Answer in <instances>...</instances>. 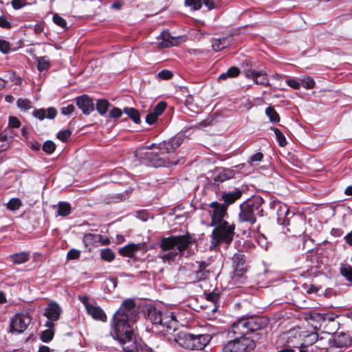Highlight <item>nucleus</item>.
Segmentation results:
<instances>
[{
	"label": "nucleus",
	"mask_w": 352,
	"mask_h": 352,
	"mask_svg": "<svg viewBox=\"0 0 352 352\" xmlns=\"http://www.w3.org/2000/svg\"><path fill=\"white\" fill-rule=\"evenodd\" d=\"M208 267V264L204 261L199 263L198 269L195 271V278L197 281L204 280L209 278L210 271Z\"/></svg>",
	"instance_id": "obj_24"
},
{
	"label": "nucleus",
	"mask_w": 352,
	"mask_h": 352,
	"mask_svg": "<svg viewBox=\"0 0 352 352\" xmlns=\"http://www.w3.org/2000/svg\"><path fill=\"white\" fill-rule=\"evenodd\" d=\"M138 311L132 298L124 300L111 320V334L122 346L124 352H140L141 345L135 341L134 325Z\"/></svg>",
	"instance_id": "obj_1"
},
{
	"label": "nucleus",
	"mask_w": 352,
	"mask_h": 352,
	"mask_svg": "<svg viewBox=\"0 0 352 352\" xmlns=\"http://www.w3.org/2000/svg\"><path fill=\"white\" fill-rule=\"evenodd\" d=\"M57 216L67 217L71 213V204L66 201H59L57 204Z\"/></svg>",
	"instance_id": "obj_29"
},
{
	"label": "nucleus",
	"mask_w": 352,
	"mask_h": 352,
	"mask_svg": "<svg viewBox=\"0 0 352 352\" xmlns=\"http://www.w3.org/2000/svg\"><path fill=\"white\" fill-rule=\"evenodd\" d=\"M211 340L209 334H192L191 350H202Z\"/></svg>",
	"instance_id": "obj_17"
},
{
	"label": "nucleus",
	"mask_w": 352,
	"mask_h": 352,
	"mask_svg": "<svg viewBox=\"0 0 352 352\" xmlns=\"http://www.w3.org/2000/svg\"><path fill=\"white\" fill-rule=\"evenodd\" d=\"M28 4V3H26L25 0H12V6L14 10H19V9L25 6Z\"/></svg>",
	"instance_id": "obj_58"
},
{
	"label": "nucleus",
	"mask_w": 352,
	"mask_h": 352,
	"mask_svg": "<svg viewBox=\"0 0 352 352\" xmlns=\"http://www.w3.org/2000/svg\"><path fill=\"white\" fill-rule=\"evenodd\" d=\"M124 112L135 123L140 122V113L138 110L131 107H125Z\"/></svg>",
	"instance_id": "obj_32"
},
{
	"label": "nucleus",
	"mask_w": 352,
	"mask_h": 352,
	"mask_svg": "<svg viewBox=\"0 0 352 352\" xmlns=\"http://www.w3.org/2000/svg\"><path fill=\"white\" fill-rule=\"evenodd\" d=\"M8 125L12 128H19L21 126V122L16 117L10 116Z\"/></svg>",
	"instance_id": "obj_60"
},
{
	"label": "nucleus",
	"mask_w": 352,
	"mask_h": 352,
	"mask_svg": "<svg viewBox=\"0 0 352 352\" xmlns=\"http://www.w3.org/2000/svg\"><path fill=\"white\" fill-rule=\"evenodd\" d=\"M245 76L252 79L257 85H268V79L266 74L262 71L257 72L255 70H250L246 72Z\"/></svg>",
	"instance_id": "obj_22"
},
{
	"label": "nucleus",
	"mask_w": 352,
	"mask_h": 352,
	"mask_svg": "<svg viewBox=\"0 0 352 352\" xmlns=\"http://www.w3.org/2000/svg\"><path fill=\"white\" fill-rule=\"evenodd\" d=\"M80 252L76 249H72L67 252V258L70 260L78 259L80 257Z\"/></svg>",
	"instance_id": "obj_59"
},
{
	"label": "nucleus",
	"mask_w": 352,
	"mask_h": 352,
	"mask_svg": "<svg viewBox=\"0 0 352 352\" xmlns=\"http://www.w3.org/2000/svg\"><path fill=\"white\" fill-rule=\"evenodd\" d=\"M242 195V190L239 188H235L234 190L228 192H223L221 195V199L224 201L223 204H226V207L230 204H234Z\"/></svg>",
	"instance_id": "obj_20"
},
{
	"label": "nucleus",
	"mask_w": 352,
	"mask_h": 352,
	"mask_svg": "<svg viewBox=\"0 0 352 352\" xmlns=\"http://www.w3.org/2000/svg\"><path fill=\"white\" fill-rule=\"evenodd\" d=\"M54 337V331L52 329H46L41 332V339L44 342H49Z\"/></svg>",
	"instance_id": "obj_46"
},
{
	"label": "nucleus",
	"mask_w": 352,
	"mask_h": 352,
	"mask_svg": "<svg viewBox=\"0 0 352 352\" xmlns=\"http://www.w3.org/2000/svg\"><path fill=\"white\" fill-rule=\"evenodd\" d=\"M30 255L28 252H21L14 253L10 255V259L12 263L16 265H21L28 262L30 259Z\"/></svg>",
	"instance_id": "obj_27"
},
{
	"label": "nucleus",
	"mask_w": 352,
	"mask_h": 352,
	"mask_svg": "<svg viewBox=\"0 0 352 352\" xmlns=\"http://www.w3.org/2000/svg\"><path fill=\"white\" fill-rule=\"evenodd\" d=\"M287 85L295 90H298L301 83L294 78H289L286 80Z\"/></svg>",
	"instance_id": "obj_56"
},
{
	"label": "nucleus",
	"mask_w": 352,
	"mask_h": 352,
	"mask_svg": "<svg viewBox=\"0 0 352 352\" xmlns=\"http://www.w3.org/2000/svg\"><path fill=\"white\" fill-rule=\"evenodd\" d=\"M234 173L233 170L228 168H223L219 171L218 175L215 177V182H223L225 180L230 179L234 177Z\"/></svg>",
	"instance_id": "obj_30"
},
{
	"label": "nucleus",
	"mask_w": 352,
	"mask_h": 352,
	"mask_svg": "<svg viewBox=\"0 0 352 352\" xmlns=\"http://www.w3.org/2000/svg\"><path fill=\"white\" fill-rule=\"evenodd\" d=\"M10 80L16 85H21L22 81L21 77L16 76L14 72L10 73Z\"/></svg>",
	"instance_id": "obj_63"
},
{
	"label": "nucleus",
	"mask_w": 352,
	"mask_h": 352,
	"mask_svg": "<svg viewBox=\"0 0 352 352\" xmlns=\"http://www.w3.org/2000/svg\"><path fill=\"white\" fill-rule=\"evenodd\" d=\"M230 43V38L227 37L214 39L212 44L213 50L218 52L225 49Z\"/></svg>",
	"instance_id": "obj_28"
},
{
	"label": "nucleus",
	"mask_w": 352,
	"mask_h": 352,
	"mask_svg": "<svg viewBox=\"0 0 352 352\" xmlns=\"http://www.w3.org/2000/svg\"><path fill=\"white\" fill-rule=\"evenodd\" d=\"M340 274L346 280L352 283V266L347 263H341L340 267Z\"/></svg>",
	"instance_id": "obj_31"
},
{
	"label": "nucleus",
	"mask_w": 352,
	"mask_h": 352,
	"mask_svg": "<svg viewBox=\"0 0 352 352\" xmlns=\"http://www.w3.org/2000/svg\"><path fill=\"white\" fill-rule=\"evenodd\" d=\"M352 340L346 333H339L329 340V346L324 348L326 352H342L344 349L350 346Z\"/></svg>",
	"instance_id": "obj_9"
},
{
	"label": "nucleus",
	"mask_w": 352,
	"mask_h": 352,
	"mask_svg": "<svg viewBox=\"0 0 352 352\" xmlns=\"http://www.w3.org/2000/svg\"><path fill=\"white\" fill-rule=\"evenodd\" d=\"M75 107L73 104H69L67 107H63L60 109V112L63 115L68 116L74 112Z\"/></svg>",
	"instance_id": "obj_61"
},
{
	"label": "nucleus",
	"mask_w": 352,
	"mask_h": 352,
	"mask_svg": "<svg viewBox=\"0 0 352 352\" xmlns=\"http://www.w3.org/2000/svg\"><path fill=\"white\" fill-rule=\"evenodd\" d=\"M263 199L261 196H254L244 204L240 206L239 219L241 222L252 225L256 221V216H263Z\"/></svg>",
	"instance_id": "obj_6"
},
{
	"label": "nucleus",
	"mask_w": 352,
	"mask_h": 352,
	"mask_svg": "<svg viewBox=\"0 0 352 352\" xmlns=\"http://www.w3.org/2000/svg\"><path fill=\"white\" fill-rule=\"evenodd\" d=\"M300 83H301V85L307 89H313L316 85L314 80L310 76H307V77L303 78L301 80Z\"/></svg>",
	"instance_id": "obj_42"
},
{
	"label": "nucleus",
	"mask_w": 352,
	"mask_h": 352,
	"mask_svg": "<svg viewBox=\"0 0 352 352\" xmlns=\"http://www.w3.org/2000/svg\"><path fill=\"white\" fill-rule=\"evenodd\" d=\"M32 320L28 313L16 314L11 319L10 329L11 332L23 333L26 330Z\"/></svg>",
	"instance_id": "obj_12"
},
{
	"label": "nucleus",
	"mask_w": 352,
	"mask_h": 352,
	"mask_svg": "<svg viewBox=\"0 0 352 352\" xmlns=\"http://www.w3.org/2000/svg\"><path fill=\"white\" fill-rule=\"evenodd\" d=\"M10 146V140L7 135L3 133L0 134V153L7 150Z\"/></svg>",
	"instance_id": "obj_43"
},
{
	"label": "nucleus",
	"mask_w": 352,
	"mask_h": 352,
	"mask_svg": "<svg viewBox=\"0 0 352 352\" xmlns=\"http://www.w3.org/2000/svg\"><path fill=\"white\" fill-rule=\"evenodd\" d=\"M263 154L261 152H257L250 156L247 162L250 166H254L261 162L263 159Z\"/></svg>",
	"instance_id": "obj_37"
},
{
	"label": "nucleus",
	"mask_w": 352,
	"mask_h": 352,
	"mask_svg": "<svg viewBox=\"0 0 352 352\" xmlns=\"http://www.w3.org/2000/svg\"><path fill=\"white\" fill-rule=\"evenodd\" d=\"M232 265L235 273L241 276L245 272V258L241 252L235 253L232 257Z\"/></svg>",
	"instance_id": "obj_18"
},
{
	"label": "nucleus",
	"mask_w": 352,
	"mask_h": 352,
	"mask_svg": "<svg viewBox=\"0 0 352 352\" xmlns=\"http://www.w3.org/2000/svg\"><path fill=\"white\" fill-rule=\"evenodd\" d=\"M157 118L158 117L155 116L152 111H151L146 116V122L148 124L151 125L157 121Z\"/></svg>",
	"instance_id": "obj_62"
},
{
	"label": "nucleus",
	"mask_w": 352,
	"mask_h": 352,
	"mask_svg": "<svg viewBox=\"0 0 352 352\" xmlns=\"http://www.w3.org/2000/svg\"><path fill=\"white\" fill-rule=\"evenodd\" d=\"M101 239L102 236L100 234L88 233L84 235L82 241L85 246L91 249L96 246Z\"/></svg>",
	"instance_id": "obj_26"
},
{
	"label": "nucleus",
	"mask_w": 352,
	"mask_h": 352,
	"mask_svg": "<svg viewBox=\"0 0 352 352\" xmlns=\"http://www.w3.org/2000/svg\"><path fill=\"white\" fill-rule=\"evenodd\" d=\"M7 208L11 211H15L22 206V202L19 198H12L7 203Z\"/></svg>",
	"instance_id": "obj_40"
},
{
	"label": "nucleus",
	"mask_w": 352,
	"mask_h": 352,
	"mask_svg": "<svg viewBox=\"0 0 352 352\" xmlns=\"http://www.w3.org/2000/svg\"><path fill=\"white\" fill-rule=\"evenodd\" d=\"M10 49V43L4 39L0 38V51L3 54H8Z\"/></svg>",
	"instance_id": "obj_52"
},
{
	"label": "nucleus",
	"mask_w": 352,
	"mask_h": 352,
	"mask_svg": "<svg viewBox=\"0 0 352 352\" xmlns=\"http://www.w3.org/2000/svg\"><path fill=\"white\" fill-rule=\"evenodd\" d=\"M0 27L8 30L11 29L12 27L11 22H10L3 14L0 16Z\"/></svg>",
	"instance_id": "obj_54"
},
{
	"label": "nucleus",
	"mask_w": 352,
	"mask_h": 352,
	"mask_svg": "<svg viewBox=\"0 0 352 352\" xmlns=\"http://www.w3.org/2000/svg\"><path fill=\"white\" fill-rule=\"evenodd\" d=\"M146 316L153 326L157 329L175 331L179 324L176 314L168 310L162 311L153 306L146 309Z\"/></svg>",
	"instance_id": "obj_4"
},
{
	"label": "nucleus",
	"mask_w": 352,
	"mask_h": 352,
	"mask_svg": "<svg viewBox=\"0 0 352 352\" xmlns=\"http://www.w3.org/2000/svg\"><path fill=\"white\" fill-rule=\"evenodd\" d=\"M72 131L69 129L60 131L57 133V138L63 142H66L70 138Z\"/></svg>",
	"instance_id": "obj_49"
},
{
	"label": "nucleus",
	"mask_w": 352,
	"mask_h": 352,
	"mask_svg": "<svg viewBox=\"0 0 352 352\" xmlns=\"http://www.w3.org/2000/svg\"><path fill=\"white\" fill-rule=\"evenodd\" d=\"M192 334L186 331H180L175 338V341L182 347L191 350Z\"/></svg>",
	"instance_id": "obj_19"
},
{
	"label": "nucleus",
	"mask_w": 352,
	"mask_h": 352,
	"mask_svg": "<svg viewBox=\"0 0 352 352\" xmlns=\"http://www.w3.org/2000/svg\"><path fill=\"white\" fill-rule=\"evenodd\" d=\"M192 242V237L189 234L162 237L159 242V246L162 251L167 252L159 254V258L163 263L171 264L184 255L185 250Z\"/></svg>",
	"instance_id": "obj_2"
},
{
	"label": "nucleus",
	"mask_w": 352,
	"mask_h": 352,
	"mask_svg": "<svg viewBox=\"0 0 352 352\" xmlns=\"http://www.w3.org/2000/svg\"><path fill=\"white\" fill-rule=\"evenodd\" d=\"M159 38L161 39V41L157 44L158 49L168 48L173 45H177L179 40L182 39L181 36H172L169 32L166 31H163L160 34Z\"/></svg>",
	"instance_id": "obj_14"
},
{
	"label": "nucleus",
	"mask_w": 352,
	"mask_h": 352,
	"mask_svg": "<svg viewBox=\"0 0 352 352\" xmlns=\"http://www.w3.org/2000/svg\"><path fill=\"white\" fill-rule=\"evenodd\" d=\"M96 105L99 114L103 116L107 113L110 103L105 99H101L97 100Z\"/></svg>",
	"instance_id": "obj_33"
},
{
	"label": "nucleus",
	"mask_w": 352,
	"mask_h": 352,
	"mask_svg": "<svg viewBox=\"0 0 352 352\" xmlns=\"http://www.w3.org/2000/svg\"><path fill=\"white\" fill-rule=\"evenodd\" d=\"M218 0H203V3L208 10H212L216 8V1Z\"/></svg>",
	"instance_id": "obj_64"
},
{
	"label": "nucleus",
	"mask_w": 352,
	"mask_h": 352,
	"mask_svg": "<svg viewBox=\"0 0 352 352\" xmlns=\"http://www.w3.org/2000/svg\"><path fill=\"white\" fill-rule=\"evenodd\" d=\"M143 247L142 243H130L120 248L119 253L124 256L132 258Z\"/></svg>",
	"instance_id": "obj_23"
},
{
	"label": "nucleus",
	"mask_w": 352,
	"mask_h": 352,
	"mask_svg": "<svg viewBox=\"0 0 352 352\" xmlns=\"http://www.w3.org/2000/svg\"><path fill=\"white\" fill-rule=\"evenodd\" d=\"M53 21L55 24L60 26L62 28H65L67 27L66 21L60 16L58 14H54L53 15Z\"/></svg>",
	"instance_id": "obj_50"
},
{
	"label": "nucleus",
	"mask_w": 352,
	"mask_h": 352,
	"mask_svg": "<svg viewBox=\"0 0 352 352\" xmlns=\"http://www.w3.org/2000/svg\"><path fill=\"white\" fill-rule=\"evenodd\" d=\"M184 4L194 10H199L202 6L201 0H185Z\"/></svg>",
	"instance_id": "obj_45"
},
{
	"label": "nucleus",
	"mask_w": 352,
	"mask_h": 352,
	"mask_svg": "<svg viewBox=\"0 0 352 352\" xmlns=\"http://www.w3.org/2000/svg\"><path fill=\"white\" fill-rule=\"evenodd\" d=\"M173 76V73L167 69L162 70L157 74V77L163 80H169Z\"/></svg>",
	"instance_id": "obj_55"
},
{
	"label": "nucleus",
	"mask_w": 352,
	"mask_h": 352,
	"mask_svg": "<svg viewBox=\"0 0 352 352\" xmlns=\"http://www.w3.org/2000/svg\"><path fill=\"white\" fill-rule=\"evenodd\" d=\"M265 113L271 122L276 123L280 121L278 113L272 107H268L265 109Z\"/></svg>",
	"instance_id": "obj_35"
},
{
	"label": "nucleus",
	"mask_w": 352,
	"mask_h": 352,
	"mask_svg": "<svg viewBox=\"0 0 352 352\" xmlns=\"http://www.w3.org/2000/svg\"><path fill=\"white\" fill-rule=\"evenodd\" d=\"M270 208L276 211L278 224L284 226L289 225L290 218L293 217L294 213L289 211L287 205L278 200H274L270 202Z\"/></svg>",
	"instance_id": "obj_11"
},
{
	"label": "nucleus",
	"mask_w": 352,
	"mask_h": 352,
	"mask_svg": "<svg viewBox=\"0 0 352 352\" xmlns=\"http://www.w3.org/2000/svg\"><path fill=\"white\" fill-rule=\"evenodd\" d=\"M62 308L56 302H50L45 309L43 315L50 320H58L62 314Z\"/></svg>",
	"instance_id": "obj_16"
},
{
	"label": "nucleus",
	"mask_w": 352,
	"mask_h": 352,
	"mask_svg": "<svg viewBox=\"0 0 352 352\" xmlns=\"http://www.w3.org/2000/svg\"><path fill=\"white\" fill-rule=\"evenodd\" d=\"M77 107L80 109L85 115L90 114L94 110V104L92 99L87 95H82L76 98Z\"/></svg>",
	"instance_id": "obj_15"
},
{
	"label": "nucleus",
	"mask_w": 352,
	"mask_h": 352,
	"mask_svg": "<svg viewBox=\"0 0 352 352\" xmlns=\"http://www.w3.org/2000/svg\"><path fill=\"white\" fill-rule=\"evenodd\" d=\"M135 156L143 162L146 163L150 166L157 167H169L177 164L178 162L171 160L166 157V154L162 155L159 151V153L146 151L144 148H139L135 152Z\"/></svg>",
	"instance_id": "obj_7"
},
{
	"label": "nucleus",
	"mask_w": 352,
	"mask_h": 352,
	"mask_svg": "<svg viewBox=\"0 0 352 352\" xmlns=\"http://www.w3.org/2000/svg\"><path fill=\"white\" fill-rule=\"evenodd\" d=\"M184 135L177 134L169 139L168 141H164L158 144L157 148L164 154L173 153L183 142Z\"/></svg>",
	"instance_id": "obj_13"
},
{
	"label": "nucleus",
	"mask_w": 352,
	"mask_h": 352,
	"mask_svg": "<svg viewBox=\"0 0 352 352\" xmlns=\"http://www.w3.org/2000/svg\"><path fill=\"white\" fill-rule=\"evenodd\" d=\"M208 213L211 218L209 226H216L223 221H227L226 218L228 216L226 204H222L217 201H212L209 205Z\"/></svg>",
	"instance_id": "obj_10"
},
{
	"label": "nucleus",
	"mask_w": 352,
	"mask_h": 352,
	"mask_svg": "<svg viewBox=\"0 0 352 352\" xmlns=\"http://www.w3.org/2000/svg\"><path fill=\"white\" fill-rule=\"evenodd\" d=\"M16 106L21 111H28L32 108V102L28 99L19 98L16 101Z\"/></svg>",
	"instance_id": "obj_39"
},
{
	"label": "nucleus",
	"mask_w": 352,
	"mask_h": 352,
	"mask_svg": "<svg viewBox=\"0 0 352 352\" xmlns=\"http://www.w3.org/2000/svg\"><path fill=\"white\" fill-rule=\"evenodd\" d=\"M214 227L210 234V250H216L218 246L223 243L230 245L233 241L235 234V225L233 223L223 221L221 223L212 226Z\"/></svg>",
	"instance_id": "obj_5"
},
{
	"label": "nucleus",
	"mask_w": 352,
	"mask_h": 352,
	"mask_svg": "<svg viewBox=\"0 0 352 352\" xmlns=\"http://www.w3.org/2000/svg\"><path fill=\"white\" fill-rule=\"evenodd\" d=\"M50 63L45 57H40L37 61V69L40 71H44L49 68Z\"/></svg>",
	"instance_id": "obj_44"
},
{
	"label": "nucleus",
	"mask_w": 352,
	"mask_h": 352,
	"mask_svg": "<svg viewBox=\"0 0 352 352\" xmlns=\"http://www.w3.org/2000/svg\"><path fill=\"white\" fill-rule=\"evenodd\" d=\"M122 112L120 109L118 107H113L109 111V116L111 118H119L121 117Z\"/></svg>",
	"instance_id": "obj_57"
},
{
	"label": "nucleus",
	"mask_w": 352,
	"mask_h": 352,
	"mask_svg": "<svg viewBox=\"0 0 352 352\" xmlns=\"http://www.w3.org/2000/svg\"><path fill=\"white\" fill-rule=\"evenodd\" d=\"M310 318L314 320H316L318 321H322L325 322L327 321L333 322L334 318L329 314H322L319 313H313L310 314Z\"/></svg>",
	"instance_id": "obj_38"
},
{
	"label": "nucleus",
	"mask_w": 352,
	"mask_h": 352,
	"mask_svg": "<svg viewBox=\"0 0 352 352\" xmlns=\"http://www.w3.org/2000/svg\"><path fill=\"white\" fill-rule=\"evenodd\" d=\"M267 324L268 320L263 317L241 318L231 324L228 334L239 339H252L248 336L250 333L265 327Z\"/></svg>",
	"instance_id": "obj_3"
},
{
	"label": "nucleus",
	"mask_w": 352,
	"mask_h": 352,
	"mask_svg": "<svg viewBox=\"0 0 352 352\" xmlns=\"http://www.w3.org/2000/svg\"><path fill=\"white\" fill-rule=\"evenodd\" d=\"M219 297H220V295H219V292H212L206 294V298L207 300L216 304L219 301Z\"/></svg>",
	"instance_id": "obj_53"
},
{
	"label": "nucleus",
	"mask_w": 352,
	"mask_h": 352,
	"mask_svg": "<svg viewBox=\"0 0 352 352\" xmlns=\"http://www.w3.org/2000/svg\"><path fill=\"white\" fill-rule=\"evenodd\" d=\"M57 115V110L54 107H49L46 110L44 109H39L34 110L32 112V116L39 120H43L45 118L54 119Z\"/></svg>",
	"instance_id": "obj_21"
},
{
	"label": "nucleus",
	"mask_w": 352,
	"mask_h": 352,
	"mask_svg": "<svg viewBox=\"0 0 352 352\" xmlns=\"http://www.w3.org/2000/svg\"><path fill=\"white\" fill-rule=\"evenodd\" d=\"M318 340V335L317 333L313 332L311 333L308 334L305 339V342L306 344L312 345L315 344Z\"/></svg>",
	"instance_id": "obj_51"
},
{
	"label": "nucleus",
	"mask_w": 352,
	"mask_h": 352,
	"mask_svg": "<svg viewBox=\"0 0 352 352\" xmlns=\"http://www.w3.org/2000/svg\"><path fill=\"white\" fill-rule=\"evenodd\" d=\"M256 347L253 339H233L223 341L221 344V352H252Z\"/></svg>",
	"instance_id": "obj_8"
},
{
	"label": "nucleus",
	"mask_w": 352,
	"mask_h": 352,
	"mask_svg": "<svg viewBox=\"0 0 352 352\" xmlns=\"http://www.w3.org/2000/svg\"><path fill=\"white\" fill-rule=\"evenodd\" d=\"M166 108V103L164 102H160L156 104V106L154 107L153 110V113L157 116V117L160 116L163 113V112L165 111Z\"/></svg>",
	"instance_id": "obj_48"
},
{
	"label": "nucleus",
	"mask_w": 352,
	"mask_h": 352,
	"mask_svg": "<svg viewBox=\"0 0 352 352\" xmlns=\"http://www.w3.org/2000/svg\"><path fill=\"white\" fill-rule=\"evenodd\" d=\"M100 257L107 262H111L115 259L116 255L110 248H104L100 251Z\"/></svg>",
	"instance_id": "obj_36"
},
{
	"label": "nucleus",
	"mask_w": 352,
	"mask_h": 352,
	"mask_svg": "<svg viewBox=\"0 0 352 352\" xmlns=\"http://www.w3.org/2000/svg\"><path fill=\"white\" fill-rule=\"evenodd\" d=\"M240 73V70L237 67H230L226 72L221 74L219 78L226 80L227 78H234L237 76Z\"/></svg>",
	"instance_id": "obj_34"
},
{
	"label": "nucleus",
	"mask_w": 352,
	"mask_h": 352,
	"mask_svg": "<svg viewBox=\"0 0 352 352\" xmlns=\"http://www.w3.org/2000/svg\"><path fill=\"white\" fill-rule=\"evenodd\" d=\"M87 312L95 320H98L103 322L107 320V316L104 311L99 306L94 305L89 306L87 307Z\"/></svg>",
	"instance_id": "obj_25"
},
{
	"label": "nucleus",
	"mask_w": 352,
	"mask_h": 352,
	"mask_svg": "<svg viewBox=\"0 0 352 352\" xmlns=\"http://www.w3.org/2000/svg\"><path fill=\"white\" fill-rule=\"evenodd\" d=\"M56 148L55 144L50 140H47L43 145V151L47 154H52Z\"/></svg>",
	"instance_id": "obj_47"
},
{
	"label": "nucleus",
	"mask_w": 352,
	"mask_h": 352,
	"mask_svg": "<svg viewBox=\"0 0 352 352\" xmlns=\"http://www.w3.org/2000/svg\"><path fill=\"white\" fill-rule=\"evenodd\" d=\"M271 130L274 132L276 140L278 142V144L280 146H284L287 144L286 138L283 133L280 131V129L276 127H271Z\"/></svg>",
	"instance_id": "obj_41"
}]
</instances>
